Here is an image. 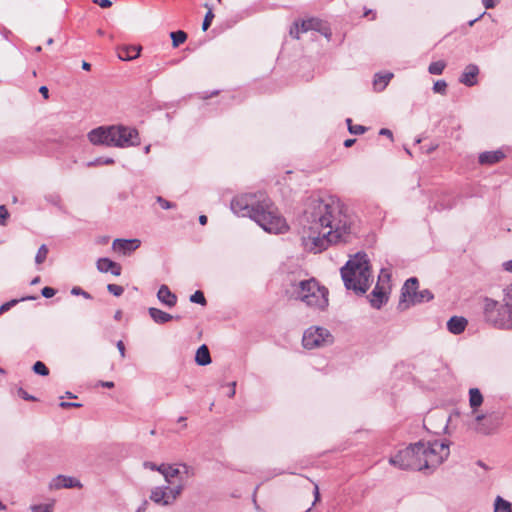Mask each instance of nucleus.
<instances>
[{
	"label": "nucleus",
	"mask_w": 512,
	"mask_h": 512,
	"mask_svg": "<svg viewBox=\"0 0 512 512\" xmlns=\"http://www.w3.org/2000/svg\"><path fill=\"white\" fill-rule=\"evenodd\" d=\"M18 301L17 300H11L9 302H6L0 306V314L4 313L5 311H8L11 307H13Z\"/></svg>",
	"instance_id": "obj_49"
},
{
	"label": "nucleus",
	"mask_w": 512,
	"mask_h": 512,
	"mask_svg": "<svg viewBox=\"0 0 512 512\" xmlns=\"http://www.w3.org/2000/svg\"><path fill=\"white\" fill-rule=\"evenodd\" d=\"M114 163V159L110 157H98L93 161L87 163L89 167L91 166H101V165H111Z\"/></svg>",
	"instance_id": "obj_35"
},
{
	"label": "nucleus",
	"mask_w": 512,
	"mask_h": 512,
	"mask_svg": "<svg viewBox=\"0 0 512 512\" xmlns=\"http://www.w3.org/2000/svg\"><path fill=\"white\" fill-rule=\"evenodd\" d=\"M39 92L42 94V96H43L45 99H47V98L49 97V94H48V93H49V90H48V88H47L46 86H41V87L39 88Z\"/></svg>",
	"instance_id": "obj_59"
},
{
	"label": "nucleus",
	"mask_w": 512,
	"mask_h": 512,
	"mask_svg": "<svg viewBox=\"0 0 512 512\" xmlns=\"http://www.w3.org/2000/svg\"><path fill=\"white\" fill-rule=\"evenodd\" d=\"M56 289L52 288V287H44L42 290H41V294L43 297L45 298H51L53 297L55 294H56Z\"/></svg>",
	"instance_id": "obj_47"
},
{
	"label": "nucleus",
	"mask_w": 512,
	"mask_h": 512,
	"mask_svg": "<svg viewBox=\"0 0 512 512\" xmlns=\"http://www.w3.org/2000/svg\"><path fill=\"white\" fill-rule=\"evenodd\" d=\"M446 67V63L442 60L430 63L428 72L432 75H441Z\"/></svg>",
	"instance_id": "obj_29"
},
{
	"label": "nucleus",
	"mask_w": 512,
	"mask_h": 512,
	"mask_svg": "<svg viewBox=\"0 0 512 512\" xmlns=\"http://www.w3.org/2000/svg\"><path fill=\"white\" fill-rule=\"evenodd\" d=\"M166 489L168 492V498L170 500V504H172L177 499V497L182 493L183 485L179 484L173 488L166 486Z\"/></svg>",
	"instance_id": "obj_32"
},
{
	"label": "nucleus",
	"mask_w": 512,
	"mask_h": 512,
	"mask_svg": "<svg viewBox=\"0 0 512 512\" xmlns=\"http://www.w3.org/2000/svg\"><path fill=\"white\" fill-rule=\"evenodd\" d=\"M478 74V66L475 64H469L465 67L463 73L459 78V81L468 87L474 86L477 83L476 77Z\"/></svg>",
	"instance_id": "obj_15"
},
{
	"label": "nucleus",
	"mask_w": 512,
	"mask_h": 512,
	"mask_svg": "<svg viewBox=\"0 0 512 512\" xmlns=\"http://www.w3.org/2000/svg\"><path fill=\"white\" fill-rule=\"evenodd\" d=\"M328 294V289L314 278L290 282L285 287V295L289 299L300 300L308 307L321 311L329 305Z\"/></svg>",
	"instance_id": "obj_5"
},
{
	"label": "nucleus",
	"mask_w": 512,
	"mask_h": 512,
	"mask_svg": "<svg viewBox=\"0 0 512 512\" xmlns=\"http://www.w3.org/2000/svg\"><path fill=\"white\" fill-rule=\"evenodd\" d=\"M170 37L172 39L173 47H178L180 44L186 41L187 34L184 31L178 30L175 32H171Z\"/></svg>",
	"instance_id": "obj_30"
},
{
	"label": "nucleus",
	"mask_w": 512,
	"mask_h": 512,
	"mask_svg": "<svg viewBox=\"0 0 512 512\" xmlns=\"http://www.w3.org/2000/svg\"><path fill=\"white\" fill-rule=\"evenodd\" d=\"M229 390H228V397L232 398L234 397L235 393H236V382H231L229 385Z\"/></svg>",
	"instance_id": "obj_55"
},
{
	"label": "nucleus",
	"mask_w": 512,
	"mask_h": 512,
	"mask_svg": "<svg viewBox=\"0 0 512 512\" xmlns=\"http://www.w3.org/2000/svg\"><path fill=\"white\" fill-rule=\"evenodd\" d=\"M379 134L380 135H383V136H387L391 139H393V133L391 130L387 129V128H382L380 131H379Z\"/></svg>",
	"instance_id": "obj_57"
},
{
	"label": "nucleus",
	"mask_w": 512,
	"mask_h": 512,
	"mask_svg": "<svg viewBox=\"0 0 512 512\" xmlns=\"http://www.w3.org/2000/svg\"><path fill=\"white\" fill-rule=\"evenodd\" d=\"M341 277L347 290L364 295L372 282L369 259L366 253L358 252L341 268Z\"/></svg>",
	"instance_id": "obj_4"
},
{
	"label": "nucleus",
	"mask_w": 512,
	"mask_h": 512,
	"mask_svg": "<svg viewBox=\"0 0 512 512\" xmlns=\"http://www.w3.org/2000/svg\"><path fill=\"white\" fill-rule=\"evenodd\" d=\"M94 3L98 4L102 8H108L112 5L110 0H93Z\"/></svg>",
	"instance_id": "obj_54"
},
{
	"label": "nucleus",
	"mask_w": 512,
	"mask_h": 512,
	"mask_svg": "<svg viewBox=\"0 0 512 512\" xmlns=\"http://www.w3.org/2000/svg\"><path fill=\"white\" fill-rule=\"evenodd\" d=\"M418 289V280L417 278H409L406 280L404 286L401 290V300L399 302L398 308L401 310H405L410 307L414 298L417 295Z\"/></svg>",
	"instance_id": "obj_12"
},
{
	"label": "nucleus",
	"mask_w": 512,
	"mask_h": 512,
	"mask_svg": "<svg viewBox=\"0 0 512 512\" xmlns=\"http://www.w3.org/2000/svg\"><path fill=\"white\" fill-rule=\"evenodd\" d=\"M33 371L36 373V374H39L41 376H47L49 374V369L47 368V366L41 362V361H37L34 363L33 365Z\"/></svg>",
	"instance_id": "obj_37"
},
{
	"label": "nucleus",
	"mask_w": 512,
	"mask_h": 512,
	"mask_svg": "<svg viewBox=\"0 0 512 512\" xmlns=\"http://www.w3.org/2000/svg\"><path fill=\"white\" fill-rule=\"evenodd\" d=\"M88 139L93 145L113 147L112 125L100 126L88 133Z\"/></svg>",
	"instance_id": "obj_11"
},
{
	"label": "nucleus",
	"mask_w": 512,
	"mask_h": 512,
	"mask_svg": "<svg viewBox=\"0 0 512 512\" xmlns=\"http://www.w3.org/2000/svg\"><path fill=\"white\" fill-rule=\"evenodd\" d=\"M355 142H356V140H355V139H346V140L344 141V146H345V147H347V148H349V147H351Z\"/></svg>",
	"instance_id": "obj_61"
},
{
	"label": "nucleus",
	"mask_w": 512,
	"mask_h": 512,
	"mask_svg": "<svg viewBox=\"0 0 512 512\" xmlns=\"http://www.w3.org/2000/svg\"><path fill=\"white\" fill-rule=\"evenodd\" d=\"M99 385L104 388H109V389H111L115 386L114 382H112V381H100Z\"/></svg>",
	"instance_id": "obj_58"
},
{
	"label": "nucleus",
	"mask_w": 512,
	"mask_h": 512,
	"mask_svg": "<svg viewBox=\"0 0 512 512\" xmlns=\"http://www.w3.org/2000/svg\"><path fill=\"white\" fill-rule=\"evenodd\" d=\"M141 52L140 46H125L119 49L118 57L120 60L129 61L136 59Z\"/></svg>",
	"instance_id": "obj_22"
},
{
	"label": "nucleus",
	"mask_w": 512,
	"mask_h": 512,
	"mask_svg": "<svg viewBox=\"0 0 512 512\" xmlns=\"http://www.w3.org/2000/svg\"><path fill=\"white\" fill-rule=\"evenodd\" d=\"M9 212L5 205H0V225L5 226L9 218Z\"/></svg>",
	"instance_id": "obj_44"
},
{
	"label": "nucleus",
	"mask_w": 512,
	"mask_h": 512,
	"mask_svg": "<svg viewBox=\"0 0 512 512\" xmlns=\"http://www.w3.org/2000/svg\"><path fill=\"white\" fill-rule=\"evenodd\" d=\"M504 270L508 272H512V260L506 261L503 263Z\"/></svg>",
	"instance_id": "obj_60"
},
{
	"label": "nucleus",
	"mask_w": 512,
	"mask_h": 512,
	"mask_svg": "<svg viewBox=\"0 0 512 512\" xmlns=\"http://www.w3.org/2000/svg\"><path fill=\"white\" fill-rule=\"evenodd\" d=\"M150 499L162 506H168L170 505V500L168 498V492L165 487H155L151 490Z\"/></svg>",
	"instance_id": "obj_21"
},
{
	"label": "nucleus",
	"mask_w": 512,
	"mask_h": 512,
	"mask_svg": "<svg viewBox=\"0 0 512 512\" xmlns=\"http://www.w3.org/2000/svg\"><path fill=\"white\" fill-rule=\"evenodd\" d=\"M157 298L159 301L168 307H173L176 305L177 297L174 293H172L167 285H162L158 292Z\"/></svg>",
	"instance_id": "obj_20"
},
{
	"label": "nucleus",
	"mask_w": 512,
	"mask_h": 512,
	"mask_svg": "<svg viewBox=\"0 0 512 512\" xmlns=\"http://www.w3.org/2000/svg\"><path fill=\"white\" fill-rule=\"evenodd\" d=\"M148 312L153 321L158 324H164L171 321L174 318H179V316L174 317L171 314L154 307L149 308Z\"/></svg>",
	"instance_id": "obj_23"
},
{
	"label": "nucleus",
	"mask_w": 512,
	"mask_h": 512,
	"mask_svg": "<svg viewBox=\"0 0 512 512\" xmlns=\"http://www.w3.org/2000/svg\"><path fill=\"white\" fill-rule=\"evenodd\" d=\"M143 465H144V467H145V468L150 469V470H152V471H158V469H161V465H160V466H158V465H156L155 463L150 462V461H146V462H144V464H143Z\"/></svg>",
	"instance_id": "obj_53"
},
{
	"label": "nucleus",
	"mask_w": 512,
	"mask_h": 512,
	"mask_svg": "<svg viewBox=\"0 0 512 512\" xmlns=\"http://www.w3.org/2000/svg\"><path fill=\"white\" fill-rule=\"evenodd\" d=\"M388 301V296L383 286L377 284L369 295V302L373 308L380 309Z\"/></svg>",
	"instance_id": "obj_14"
},
{
	"label": "nucleus",
	"mask_w": 512,
	"mask_h": 512,
	"mask_svg": "<svg viewBox=\"0 0 512 512\" xmlns=\"http://www.w3.org/2000/svg\"><path fill=\"white\" fill-rule=\"evenodd\" d=\"M147 505L148 502L144 501L143 504L138 508L137 512H144L146 510Z\"/></svg>",
	"instance_id": "obj_63"
},
{
	"label": "nucleus",
	"mask_w": 512,
	"mask_h": 512,
	"mask_svg": "<svg viewBox=\"0 0 512 512\" xmlns=\"http://www.w3.org/2000/svg\"><path fill=\"white\" fill-rule=\"evenodd\" d=\"M107 290L116 297L121 296L124 292L123 287L117 284H108Z\"/></svg>",
	"instance_id": "obj_41"
},
{
	"label": "nucleus",
	"mask_w": 512,
	"mask_h": 512,
	"mask_svg": "<svg viewBox=\"0 0 512 512\" xmlns=\"http://www.w3.org/2000/svg\"><path fill=\"white\" fill-rule=\"evenodd\" d=\"M499 0H482V4L486 9H492L498 4Z\"/></svg>",
	"instance_id": "obj_52"
},
{
	"label": "nucleus",
	"mask_w": 512,
	"mask_h": 512,
	"mask_svg": "<svg viewBox=\"0 0 512 512\" xmlns=\"http://www.w3.org/2000/svg\"><path fill=\"white\" fill-rule=\"evenodd\" d=\"M211 361L212 360L208 347L205 344L201 345L196 351L195 362L199 366H206L209 365Z\"/></svg>",
	"instance_id": "obj_25"
},
{
	"label": "nucleus",
	"mask_w": 512,
	"mask_h": 512,
	"mask_svg": "<svg viewBox=\"0 0 512 512\" xmlns=\"http://www.w3.org/2000/svg\"><path fill=\"white\" fill-rule=\"evenodd\" d=\"M301 225L303 244L307 249L318 253L327 249L330 244L347 240L351 219L340 200L328 196L309 201Z\"/></svg>",
	"instance_id": "obj_1"
},
{
	"label": "nucleus",
	"mask_w": 512,
	"mask_h": 512,
	"mask_svg": "<svg viewBox=\"0 0 512 512\" xmlns=\"http://www.w3.org/2000/svg\"><path fill=\"white\" fill-rule=\"evenodd\" d=\"M97 269L102 273L111 272L115 276L121 274V265L109 258H100L97 261Z\"/></svg>",
	"instance_id": "obj_18"
},
{
	"label": "nucleus",
	"mask_w": 512,
	"mask_h": 512,
	"mask_svg": "<svg viewBox=\"0 0 512 512\" xmlns=\"http://www.w3.org/2000/svg\"><path fill=\"white\" fill-rule=\"evenodd\" d=\"M47 255H48V248L45 244L41 245L38 249V252L36 253V256H35V262L36 264H42L46 258H47Z\"/></svg>",
	"instance_id": "obj_33"
},
{
	"label": "nucleus",
	"mask_w": 512,
	"mask_h": 512,
	"mask_svg": "<svg viewBox=\"0 0 512 512\" xmlns=\"http://www.w3.org/2000/svg\"><path fill=\"white\" fill-rule=\"evenodd\" d=\"M488 416L485 414H475L474 423L471 425V427L481 433L488 435L492 433L495 430V425L486 426L483 421H487Z\"/></svg>",
	"instance_id": "obj_19"
},
{
	"label": "nucleus",
	"mask_w": 512,
	"mask_h": 512,
	"mask_svg": "<svg viewBox=\"0 0 512 512\" xmlns=\"http://www.w3.org/2000/svg\"><path fill=\"white\" fill-rule=\"evenodd\" d=\"M207 220H208V219H207V216H205V215H200V216H199V223H200L201 225H205V224L207 223Z\"/></svg>",
	"instance_id": "obj_62"
},
{
	"label": "nucleus",
	"mask_w": 512,
	"mask_h": 512,
	"mask_svg": "<svg viewBox=\"0 0 512 512\" xmlns=\"http://www.w3.org/2000/svg\"><path fill=\"white\" fill-rule=\"evenodd\" d=\"M494 512H512L511 503L498 496L495 500Z\"/></svg>",
	"instance_id": "obj_28"
},
{
	"label": "nucleus",
	"mask_w": 512,
	"mask_h": 512,
	"mask_svg": "<svg viewBox=\"0 0 512 512\" xmlns=\"http://www.w3.org/2000/svg\"><path fill=\"white\" fill-rule=\"evenodd\" d=\"M140 244L139 239H115L112 243V249L122 255H129L139 248Z\"/></svg>",
	"instance_id": "obj_13"
},
{
	"label": "nucleus",
	"mask_w": 512,
	"mask_h": 512,
	"mask_svg": "<svg viewBox=\"0 0 512 512\" xmlns=\"http://www.w3.org/2000/svg\"><path fill=\"white\" fill-rule=\"evenodd\" d=\"M71 294L75 296H82L87 300H91L92 296L88 292L84 291L81 287L75 286L71 289Z\"/></svg>",
	"instance_id": "obj_42"
},
{
	"label": "nucleus",
	"mask_w": 512,
	"mask_h": 512,
	"mask_svg": "<svg viewBox=\"0 0 512 512\" xmlns=\"http://www.w3.org/2000/svg\"><path fill=\"white\" fill-rule=\"evenodd\" d=\"M328 294V289L314 278L290 282L285 287V295L289 299L300 300L308 307L321 311L329 305Z\"/></svg>",
	"instance_id": "obj_6"
},
{
	"label": "nucleus",
	"mask_w": 512,
	"mask_h": 512,
	"mask_svg": "<svg viewBox=\"0 0 512 512\" xmlns=\"http://www.w3.org/2000/svg\"><path fill=\"white\" fill-rule=\"evenodd\" d=\"M231 210L238 216L251 218L268 233L280 234L288 229L285 219L264 192L235 196Z\"/></svg>",
	"instance_id": "obj_2"
},
{
	"label": "nucleus",
	"mask_w": 512,
	"mask_h": 512,
	"mask_svg": "<svg viewBox=\"0 0 512 512\" xmlns=\"http://www.w3.org/2000/svg\"><path fill=\"white\" fill-rule=\"evenodd\" d=\"M505 158V153L498 149L495 151H485L479 154L478 161L482 165H493Z\"/></svg>",
	"instance_id": "obj_16"
},
{
	"label": "nucleus",
	"mask_w": 512,
	"mask_h": 512,
	"mask_svg": "<svg viewBox=\"0 0 512 512\" xmlns=\"http://www.w3.org/2000/svg\"><path fill=\"white\" fill-rule=\"evenodd\" d=\"M467 324H468V321L465 317L452 316L447 321V329L450 333H452L454 335H459L465 331Z\"/></svg>",
	"instance_id": "obj_17"
},
{
	"label": "nucleus",
	"mask_w": 512,
	"mask_h": 512,
	"mask_svg": "<svg viewBox=\"0 0 512 512\" xmlns=\"http://www.w3.org/2000/svg\"><path fill=\"white\" fill-rule=\"evenodd\" d=\"M448 441H419L399 450L389 463L401 470H434L449 456Z\"/></svg>",
	"instance_id": "obj_3"
},
{
	"label": "nucleus",
	"mask_w": 512,
	"mask_h": 512,
	"mask_svg": "<svg viewBox=\"0 0 512 512\" xmlns=\"http://www.w3.org/2000/svg\"><path fill=\"white\" fill-rule=\"evenodd\" d=\"M392 77H393V74L390 72L385 73V74H381V73L375 74L374 80H373L374 90L375 91H383L386 88V86L388 85V83L390 82V80L392 79Z\"/></svg>",
	"instance_id": "obj_26"
},
{
	"label": "nucleus",
	"mask_w": 512,
	"mask_h": 512,
	"mask_svg": "<svg viewBox=\"0 0 512 512\" xmlns=\"http://www.w3.org/2000/svg\"><path fill=\"white\" fill-rule=\"evenodd\" d=\"M180 470H181V474H184L186 475L187 477L189 476H192L193 475V470L190 466H188L187 464H180L179 467Z\"/></svg>",
	"instance_id": "obj_48"
},
{
	"label": "nucleus",
	"mask_w": 512,
	"mask_h": 512,
	"mask_svg": "<svg viewBox=\"0 0 512 512\" xmlns=\"http://www.w3.org/2000/svg\"><path fill=\"white\" fill-rule=\"evenodd\" d=\"M314 502L312 505H315L320 500V493H319V487L317 484L314 485Z\"/></svg>",
	"instance_id": "obj_56"
},
{
	"label": "nucleus",
	"mask_w": 512,
	"mask_h": 512,
	"mask_svg": "<svg viewBox=\"0 0 512 512\" xmlns=\"http://www.w3.org/2000/svg\"><path fill=\"white\" fill-rule=\"evenodd\" d=\"M334 337L324 327L311 326L303 333L302 344L305 349H316L331 345Z\"/></svg>",
	"instance_id": "obj_8"
},
{
	"label": "nucleus",
	"mask_w": 512,
	"mask_h": 512,
	"mask_svg": "<svg viewBox=\"0 0 512 512\" xmlns=\"http://www.w3.org/2000/svg\"><path fill=\"white\" fill-rule=\"evenodd\" d=\"M157 202H158V203H159V205H160L163 209H165V210H167V209H171V208L175 207V204H174V203H172V202H170V201H168V200L164 199V198H163V197H161V196H158V197H157Z\"/></svg>",
	"instance_id": "obj_46"
},
{
	"label": "nucleus",
	"mask_w": 512,
	"mask_h": 512,
	"mask_svg": "<svg viewBox=\"0 0 512 512\" xmlns=\"http://www.w3.org/2000/svg\"><path fill=\"white\" fill-rule=\"evenodd\" d=\"M53 503L37 504L30 507L31 512H53Z\"/></svg>",
	"instance_id": "obj_36"
},
{
	"label": "nucleus",
	"mask_w": 512,
	"mask_h": 512,
	"mask_svg": "<svg viewBox=\"0 0 512 512\" xmlns=\"http://www.w3.org/2000/svg\"><path fill=\"white\" fill-rule=\"evenodd\" d=\"M116 346H117V349H118V351L120 353L121 358H125L126 357V349H125V345H124L123 341L119 340L116 343Z\"/></svg>",
	"instance_id": "obj_51"
},
{
	"label": "nucleus",
	"mask_w": 512,
	"mask_h": 512,
	"mask_svg": "<svg viewBox=\"0 0 512 512\" xmlns=\"http://www.w3.org/2000/svg\"><path fill=\"white\" fill-rule=\"evenodd\" d=\"M112 137L114 139L113 147L127 148L140 144L139 133L135 128L112 125Z\"/></svg>",
	"instance_id": "obj_9"
},
{
	"label": "nucleus",
	"mask_w": 512,
	"mask_h": 512,
	"mask_svg": "<svg viewBox=\"0 0 512 512\" xmlns=\"http://www.w3.org/2000/svg\"><path fill=\"white\" fill-rule=\"evenodd\" d=\"M308 31H317L328 39L331 36V31L326 23L317 18L302 20L300 24L295 22L294 26L290 29V35L296 39H299L300 33Z\"/></svg>",
	"instance_id": "obj_10"
},
{
	"label": "nucleus",
	"mask_w": 512,
	"mask_h": 512,
	"mask_svg": "<svg viewBox=\"0 0 512 512\" xmlns=\"http://www.w3.org/2000/svg\"><path fill=\"white\" fill-rule=\"evenodd\" d=\"M433 299V294L430 290L424 289L420 292H417L416 297L414 298L411 305L422 303L424 301H430Z\"/></svg>",
	"instance_id": "obj_31"
},
{
	"label": "nucleus",
	"mask_w": 512,
	"mask_h": 512,
	"mask_svg": "<svg viewBox=\"0 0 512 512\" xmlns=\"http://www.w3.org/2000/svg\"><path fill=\"white\" fill-rule=\"evenodd\" d=\"M190 301L192 303H197L202 306L206 305L207 301L202 291H196L190 296Z\"/></svg>",
	"instance_id": "obj_40"
},
{
	"label": "nucleus",
	"mask_w": 512,
	"mask_h": 512,
	"mask_svg": "<svg viewBox=\"0 0 512 512\" xmlns=\"http://www.w3.org/2000/svg\"><path fill=\"white\" fill-rule=\"evenodd\" d=\"M483 403V395L478 388L469 389V405L472 409V413L475 414L477 409Z\"/></svg>",
	"instance_id": "obj_24"
},
{
	"label": "nucleus",
	"mask_w": 512,
	"mask_h": 512,
	"mask_svg": "<svg viewBox=\"0 0 512 512\" xmlns=\"http://www.w3.org/2000/svg\"><path fill=\"white\" fill-rule=\"evenodd\" d=\"M18 395L19 397L27 401L35 400V398L28 394L23 388L18 389Z\"/></svg>",
	"instance_id": "obj_50"
},
{
	"label": "nucleus",
	"mask_w": 512,
	"mask_h": 512,
	"mask_svg": "<svg viewBox=\"0 0 512 512\" xmlns=\"http://www.w3.org/2000/svg\"><path fill=\"white\" fill-rule=\"evenodd\" d=\"M158 472H160L164 476L165 481L168 484L172 483L171 482L172 478L177 477L178 475H181L180 468L173 467L171 465H165V464H161V469H158Z\"/></svg>",
	"instance_id": "obj_27"
},
{
	"label": "nucleus",
	"mask_w": 512,
	"mask_h": 512,
	"mask_svg": "<svg viewBox=\"0 0 512 512\" xmlns=\"http://www.w3.org/2000/svg\"><path fill=\"white\" fill-rule=\"evenodd\" d=\"M484 320L500 330H512V284L503 290L501 302L486 297L483 305Z\"/></svg>",
	"instance_id": "obj_7"
},
{
	"label": "nucleus",
	"mask_w": 512,
	"mask_h": 512,
	"mask_svg": "<svg viewBox=\"0 0 512 512\" xmlns=\"http://www.w3.org/2000/svg\"><path fill=\"white\" fill-rule=\"evenodd\" d=\"M346 123L348 125V130L351 134L360 135L366 131V127L362 125H353L352 120L350 118L346 119Z\"/></svg>",
	"instance_id": "obj_34"
},
{
	"label": "nucleus",
	"mask_w": 512,
	"mask_h": 512,
	"mask_svg": "<svg viewBox=\"0 0 512 512\" xmlns=\"http://www.w3.org/2000/svg\"><path fill=\"white\" fill-rule=\"evenodd\" d=\"M205 6L208 8V11H207V13H206V15L204 17L203 23H202V30L203 31H206L210 27V25L212 23V20L214 18V14L212 12V8L209 7L207 4Z\"/></svg>",
	"instance_id": "obj_39"
},
{
	"label": "nucleus",
	"mask_w": 512,
	"mask_h": 512,
	"mask_svg": "<svg viewBox=\"0 0 512 512\" xmlns=\"http://www.w3.org/2000/svg\"><path fill=\"white\" fill-rule=\"evenodd\" d=\"M81 486L82 485L78 479L66 476V489L75 487L80 488Z\"/></svg>",
	"instance_id": "obj_45"
},
{
	"label": "nucleus",
	"mask_w": 512,
	"mask_h": 512,
	"mask_svg": "<svg viewBox=\"0 0 512 512\" xmlns=\"http://www.w3.org/2000/svg\"><path fill=\"white\" fill-rule=\"evenodd\" d=\"M64 487V476L58 475L55 479H53L50 483V488L53 489H61Z\"/></svg>",
	"instance_id": "obj_43"
},
{
	"label": "nucleus",
	"mask_w": 512,
	"mask_h": 512,
	"mask_svg": "<svg viewBox=\"0 0 512 512\" xmlns=\"http://www.w3.org/2000/svg\"><path fill=\"white\" fill-rule=\"evenodd\" d=\"M82 69L86 70V71H89L91 69V65L90 63L86 62V61H83L82 62Z\"/></svg>",
	"instance_id": "obj_64"
},
{
	"label": "nucleus",
	"mask_w": 512,
	"mask_h": 512,
	"mask_svg": "<svg viewBox=\"0 0 512 512\" xmlns=\"http://www.w3.org/2000/svg\"><path fill=\"white\" fill-rule=\"evenodd\" d=\"M434 93L445 95L447 92V83L445 80H437L433 85Z\"/></svg>",
	"instance_id": "obj_38"
}]
</instances>
